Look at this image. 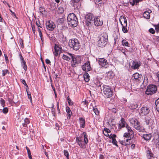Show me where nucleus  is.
Wrapping results in <instances>:
<instances>
[{"label": "nucleus", "instance_id": "obj_23", "mask_svg": "<svg viewBox=\"0 0 159 159\" xmlns=\"http://www.w3.org/2000/svg\"><path fill=\"white\" fill-rule=\"evenodd\" d=\"M71 58L72 59V61L71 62L72 66H76V65L78 64V63L77 62V61L76 60V57H74L73 55Z\"/></svg>", "mask_w": 159, "mask_h": 159}, {"label": "nucleus", "instance_id": "obj_52", "mask_svg": "<svg viewBox=\"0 0 159 159\" xmlns=\"http://www.w3.org/2000/svg\"><path fill=\"white\" fill-rule=\"evenodd\" d=\"M155 105L156 106L159 105V98L156 101Z\"/></svg>", "mask_w": 159, "mask_h": 159}, {"label": "nucleus", "instance_id": "obj_24", "mask_svg": "<svg viewBox=\"0 0 159 159\" xmlns=\"http://www.w3.org/2000/svg\"><path fill=\"white\" fill-rule=\"evenodd\" d=\"M152 137V135L150 134H143V137L145 140H150Z\"/></svg>", "mask_w": 159, "mask_h": 159}, {"label": "nucleus", "instance_id": "obj_36", "mask_svg": "<svg viewBox=\"0 0 159 159\" xmlns=\"http://www.w3.org/2000/svg\"><path fill=\"white\" fill-rule=\"evenodd\" d=\"M77 62L78 63H80L82 60V57L80 56H77L76 57Z\"/></svg>", "mask_w": 159, "mask_h": 159}, {"label": "nucleus", "instance_id": "obj_30", "mask_svg": "<svg viewBox=\"0 0 159 159\" xmlns=\"http://www.w3.org/2000/svg\"><path fill=\"white\" fill-rule=\"evenodd\" d=\"M110 130L107 128L104 129V130L103 131V133L104 135L106 136H109V133H110Z\"/></svg>", "mask_w": 159, "mask_h": 159}, {"label": "nucleus", "instance_id": "obj_60", "mask_svg": "<svg viewBox=\"0 0 159 159\" xmlns=\"http://www.w3.org/2000/svg\"><path fill=\"white\" fill-rule=\"evenodd\" d=\"M39 34L40 37L41 38V40L42 41V42H43V39L42 38V33L41 32L39 33Z\"/></svg>", "mask_w": 159, "mask_h": 159}, {"label": "nucleus", "instance_id": "obj_4", "mask_svg": "<svg viewBox=\"0 0 159 159\" xmlns=\"http://www.w3.org/2000/svg\"><path fill=\"white\" fill-rule=\"evenodd\" d=\"M69 45L70 48H73L75 50H78L80 48V43L78 40L76 39L70 40Z\"/></svg>", "mask_w": 159, "mask_h": 159}, {"label": "nucleus", "instance_id": "obj_41", "mask_svg": "<svg viewBox=\"0 0 159 159\" xmlns=\"http://www.w3.org/2000/svg\"><path fill=\"white\" fill-rule=\"evenodd\" d=\"M132 135V134H129V133H125L124 134V137L125 138H127L129 136Z\"/></svg>", "mask_w": 159, "mask_h": 159}, {"label": "nucleus", "instance_id": "obj_48", "mask_svg": "<svg viewBox=\"0 0 159 159\" xmlns=\"http://www.w3.org/2000/svg\"><path fill=\"white\" fill-rule=\"evenodd\" d=\"M149 31L150 33L152 34H154L155 33V31L152 28L150 29Z\"/></svg>", "mask_w": 159, "mask_h": 159}, {"label": "nucleus", "instance_id": "obj_61", "mask_svg": "<svg viewBox=\"0 0 159 159\" xmlns=\"http://www.w3.org/2000/svg\"><path fill=\"white\" fill-rule=\"evenodd\" d=\"M156 108L157 111L159 112V105L156 106Z\"/></svg>", "mask_w": 159, "mask_h": 159}, {"label": "nucleus", "instance_id": "obj_10", "mask_svg": "<svg viewBox=\"0 0 159 159\" xmlns=\"http://www.w3.org/2000/svg\"><path fill=\"white\" fill-rule=\"evenodd\" d=\"M93 22L96 26H101L103 25V21L102 20H100L98 16L95 17L94 18Z\"/></svg>", "mask_w": 159, "mask_h": 159}, {"label": "nucleus", "instance_id": "obj_33", "mask_svg": "<svg viewBox=\"0 0 159 159\" xmlns=\"http://www.w3.org/2000/svg\"><path fill=\"white\" fill-rule=\"evenodd\" d=\"M122 30L124 33H126L128 32V30L127 29V25L125 24L122 25Z\"/></svg>", "mask_w": 159, "mask_h": 159}, {"label": "nucleus", "instance_id": "obj_3", "mask_svg": "<svg viewBox=\"0 0 159 159\" xmlns=\"http://www.w3.org/2000/svg\"><path fill=\"white\" fill-rule=\"evenodd\" d=\"M103 93L105 97L109 98L112 97L113 91L111 88L109 86L104 85L102 87Z\"/></svg>", "mask_w": 159, "mask_h": 159}, {"label": "nucleus", "instance_id": "obj_29", "mask_svg": "<svg viewBox=\"0 0 159 159\" xmlns=\"http://www.w3.org/2000/svg\"><path fill=\"white\" fill-rule=\"evenodd\" d=\"M142 0H129V2L133 6L137 4L139 2Z\"/></svg>", "mask_w": 159, "mask_h": 159}, {"label": "nucleus", "instance_id": "obj_39", "mask_svg": "<svg viewBox=\"0 0 159 159\" xmlns=\"http://www.w3.org/2000/svg\"><path fill=\"white\" fill-rule=\"evenodd\" d=\"M0 102L1 105L2 106V107H4L5 106V101L2 98H1Z\"/></svg>", "mask_w": 159, "mask_h": 159}, {"label": "nucleus", "instance_id": "obj_21", "mask_svg": "<svg viewBox=\"0 0 159 159\" xmlns=\"http://www.w3.org/2000/svg\"><path fill=\"white\" fill-rule=\"evenodd\" d=\"M120 21L122 25H124V24L126 25H127L126 19L125 17L124 16H121L120 17Z\"/></svg>", "mask_w": 159, "mask_h": 159}, {"label": "nucleus", "instance_id": "obj_8", "mask_svg": "<svg viewBox=\"0 0 159 159\" xmlns=\"http://www.w3.org/2000/svg\"><path fill=\"white\" fill-rule=\"evenodd\" d=\"M98 61L101 67L106 68L108 66V64L107 60L104 58H98Z\"/></svg>", "mask_w": 159, "mask_h": 159}, {"label": "nucleus", "instance_id": "obj_11", "mask_svg": "<svg viewBox=\"0 0 159 159\" xmlns=\"http://www.w3.org/2000/svg\"><path fill=\"white\" fill-rule=\"evenodd\" d=\"M150 111L149 108L147 107H142L140 110V113L142 115H146L148 114Z\"/></svg>", "mask_w": 159, "mask_h": 159}, {"label": "nucleus", "instance_id": "obj_42", "mask_svg": "<svg viewBox=\"0 0 159 159\" xmlns=\"http://www.w3.org/2000/svg\"><path fill=\"white\" fill-rule=\"evenodd\" d=\"M8 109L7 107H4L2 110V112L4 114H6L8 112Z\"/></svg>", "mask_w": 159, "mask_h": 159}, {"label": "nucleus", "instance_id": "obj_47", "mask_svg": "<svg viewBox=\"0 0 159 159\" xmlns=\"http://www.w3.org/2000/svg\"><path fill=\"white\" fill-rule=\"evenodd\" d=\"M7 70H2V75L3 76H4L7 73Z\"/></svg>", "mask_w": 159, "mask_h": 159}, {"label": "nucleus", "instance_id": "obj_46", "mask_svg": "<svg viewBox=\"0 0 159 159\" xmlns=\"http://www.w3.org/2000/svg\"><path fill=\"white\" fill-rule=\"evenodd\" d=\"M67 100L68 103L70 105H73L72 102L70 98H68Z\"/></svg>", "mask_w": 159, "mask_h": 159}, {"label": "nucleus", "instance_id": "obj_40", "mask_svg": "<svg viewBox=\"0 0 159 159\" xmlns=\"http://www.w3.org/2000/svg\"><path fill=\"white\" fill-rule=\"evenodd\" d=\"M93 111L96 115H99V112L97 108H93Z\"/></svg>", "mask_w": 159, "mask_h": 159}, {"label": "nucleus", "instance_id": "obj_7", "mask_svg": "<svg viewBox=\"0 0 159 159\" xmlns=\"http://www.w3.org/2000/svg\"><path fill=\"white\" fill-rule=\"evenodd\" d=\"M157 90V87L155 85H150L147 87L145 93L148 95H151L156 93Z\"/></svg>", "mask_w": 159, "mask_h": 159}, {"label": "nucleus", "instance_id": "obj_32", "mask_svg": "<svg viewBox=\"0 0 159 159\" xmlns=\"http://www.w3.org/2000/svg\"><path fill=\"white\" fill-rule=\"evenodd\" d=\"M84 79L86 82H88L89 80V76L88 73H85L84 75Z\"/></svg>", "mask_w": 159, "mask_h": 159}, {"label": "nucleus", "instance_id": "obj_59", "mask_svg": "<svg viewBox=\"0 0 159 159\" xmlns=\"http://www.w3.org/2000/svg\"><path fill=\"white\" fill-rule=\"evenodd\" d=\"M32 28L33 30V32L34 33H35V26L34 25H32Z\"/></svg>", "mask_w": 159, "mask_h": 159}, {"label": "nucleus", "instance_id": "obj_51", "mask_svg": "<svg viewBox=\"0 0 159 159\" xmlns=\"http://www.w3.org/2000/svg\"><path fill=\"white\" fill-rule=\"evenodd\" d=\"M27 94H28V98L30 99V101L31 102H32V98H31V95L30 94H29L28 93V91H27Z\"/></svg>", "mask_w": 159, "mask_h": 159}, {"label": "nucleus", "instance_id": "obj_20", "mask_svg": "<svg viewBox=\"0 0 159 159\" xmlns=\"http://www.w3.org/2000/svg\"><path fill=\"white\" fill-rule=\"evenodd\" d=\"M20 59L21 61V63L23 68L25 70L27 69V67L26 65V63L23 57L21 55L20 56Z\"/></svg>", "mask_w": 159, "mask_h": 159}, {"label": "nucleus", "instance_id": "obj_50", "mask_svg": "<svg viewBox=\"0 0 159 159\" xmlns=\"http://www.w3.org/2000/svg\"><path fill=\"white\" fill-rule=\"evenodd\" d=\"M82 105L85 106H87V102L86 101H83L81 103Z\"/></svg>", "mask_w": 159, "mask_h": 159}, {"label": "nucleus", "instance_id": "obj_38", "mask_svg": "<svg viewBox=\"0 0 159 159\" xmlns=\"http://www.w3.org/2000/svg\"><path fill=\"white\" fill-rule=\"evenodd\" d=\"M64 153L67 159H69V153L68 151L66 150H64Z\"/></svg>", "mask_w": 159, "mask_h": 159}, {"label": "nucleus", "instance_id": "obj_53", "mask_svg": "<svg viewBox=\"0 0 159 159\" xmlns=\"http://www.w3.org/2000/svg\"><path fill=\"white\" fill-rule=\"evenodd\" d=\"M58 9H59V10H60V11H59V13H61L63 12V9L62 7H60L58 8Z\"/></svg>", "mask_w": 159, "mask_h": 159}, {"label": "nucleus", "instance_id": "obj_5", "mask_svg": "<svg viewBox=\"0 0 159 159\" xmlns=\"http://www.w3.org/2000/svg\"><path fill=\"white\" fill-rule=\"evenodd\" d=\"M129 121L131 124H132L134 128L137 130L140 131L143 130V128L141 126L140 123L138 122L136 119L132 118L130 119Z\"/></svg>", "mask_w": 159, "mask_h": 159}, {"label": "nucleus", "instance_id": "obj_37", "mask_svg": "<svg viewBox=\"0 0 159 159\" xmlns=\"http://www.w3.org/2000/svg\"><path fill=\"white\" fill-rule=\"evenodd\" d=\"M122 44L124 46H127L128 45V43L127 41H126L125 40H123L122 41Z\"/></svg>", "mask_w": 159, "mask_h": 159}, {"label": "nucleus", "instance_id": "obj_14", "mask_svg": "<svg viewBox=\"0 0 159 159\" xmlns=\"http://www.w3.org/2000/svg\"><path fill=\"white\" fill-rule=\"evenodd\" d=\"M94 18L93 15L90 13L88 14L85 16L86 21L90 24L93 22Z\"/></svg>", "mask_w": 159, "mask_h": 159}, {"label": "nucleus", "instance_id": "obj_54", "mask_svg": "<svg viewBox=\"0 0 159 159\" xmlns=\"http://www.w3.org/2000/svg\"><path fill=\"white\" fill-rule=\"evenodd\" d=\"M26 149L27 150V152H28V155H30V154H31V153L30 152V150L27 147H26Z\"/></svg>", "mask_w": 159, "mask_h": 159}, {"label": "nucleus", "instance_id": "obj_64", "mask_svg": "<svg viewBox=\"0 0 159 159\" xmlns=\"http://www.w3.org/2000/svg\"><path fill=\"white\" fill-rule=\"evenodd\" d=\"M36 24L38 27H41L40 26V23L39 22H36Z\"/></svg>", "mask_w": 159, "mask_h": 159}, {"label": "nucleus", "instance_id": "obj_22", "mask_svg": "<svg viewBox=\"0 0 159 159\" xmlns=\"http://www.w3.org/2000/svg\"><path fill=\"white\" fill-rule=\"evenodd\" d=\"M130 139H126V140H123L120 141V143L124 145H129L130 144Z\"/></svg>", "mask_w": 159, "mask_h": 159}, {"label": "nucleus", "instance_id": "obj_49", "mask_svg": "<svg viewBox=\"0 0 159 159\" xmlns=\"http://www.w3.org/2000/svg\"><path fill=\"white\" fill-rule=\"evenodd\" d=\"M151 121V120H150L147 119H145L146 123L147 125H149L150 123V121Z\"/></svg>", "mask_w": 159, "mask_h": 159}, {"label": "nucleus", "instance_id": "obj_1", "mask_svg": "<svg viewBox=\"0 0 159 159\" xmlns=\"http://www.w3.org/2000/svg\"><path fill=\"white\" fill-rule=\"evenodd\" d=\"M86 134L83 132L80 137H76V141L80 148H85V145L88 142V139L86 136Z\"/></svg>", "mask_w": 159, "mask_h": 159}, {"label": "nucleus", "instance_id": "obj_35", "mask_svg": "<svg viewBox=\"0 0 159 159\" xmlns=\"http://www.w3.org/2000/svg\"><path fill=\"white\" fill-rule=\"evenodd\" d=\"M66 111L67 113L68 116H69V118H70V116L72 113L71 111L69 108V107H66Z\"/></svg>", "mask_w": 159, "mask_h": 159}, {"label": "nucleus", "instance_id": "obj_58", "mask_svg": "<svg viewBox=\"0 0 159 159\" xmlns=\"http://www.w3.org/2000/svg\"><path fill=\"white\" fill-rule=\"evenodd\" d=\"M45 62L47 64H49L51 63L50 61L48 59H46Z\"/></svg>", "mask_w": 159, "mask_h": 159}, {"label": "nucleus", "instance_id": "obj_15", "mask_svg": "<svg viewBox=\"0 0 159 159\" xmlns=\"http://www.w3.org/2000/svg\"><path fill=\"white\" fill-rule=\"evenodd\" d=\"M142 75H139L138 73H136L134 74L132 77V79L133 80H138L139 81H141L142 80Z\"/></svg>", "mask_w": 159, "mask_h": 159}, {"label": "nucleus", "instance_id": "obj_56", "mask_svg": "<svg viewBox=\"0 0 159 159\" xmlns=\"http://www.w3.org/2000/svg\"><path fill=\"white\" fill-rule=\"evenodd\" d=\"M19 43H20V44L22 46H23V40L22 39H20Z\"/></svg>", "mask_w": 159, "mask_h": 159}, {"label": "nucleus", "instance_id": "obj_45", "mask_svg": "<svg viewBox=\"0 0 159 159\" xmlns=\"http://www.w3.org/2000/svg\"><path fill=\"white\" fill-rule=\"evenodd\" d=\"M112 143L113 144L116 145V146H118V145H117V142L116 140V139H112Z\"/></svg>", "mask_w": 159, "mask_h": 159}, {"label": "nucleus", "instance_id": "obj_6", "mask_svg": "<svg viewBox=\"0 0 159 159\" xmlns=\"http://www.w3.org/2000/svg\"><path fill=\"white\" fill-rule=\"evenodd\" d=\"M108 41L107 37L102 35L101 36L98 41V45L100 47H103L106 45Z\"/></svg>", "mask_w": 159, "mask_h": 159}, {"label": "nucleus", "instance_id": "obj_2", "mask_svg": "<svg viewBox=\"0 0 159 159\" xmlns=\"http://www.w3.org/2000/svg\"><path fill=\"white\" fill-rule=\"evenodd\" d=\"M67 20L68 25L70 26L75 27L77 25L78 19L74 13H70L68 15Z\"/></svg>", "mask_w": 159, "mask_h": 159}, {"label": "nucleus", "instance_id": "obj_31", "mask_svg": "<svg viewBox=\"0 0 159 159\" xmlns=\"http://www.w3.org/2000/svg\"><path fill=\"white\" fill-rule=\"evenodd\" d=\"M125 127L126 128L128 131V133H129V134H131L132 135L134 134L133 131L129 125H126Z\"/></svg>", "mask_w": 159, "mask_h": 159}, {"label": "nucleus", "instance_id": "obj_62", "mask_svg": "<svg viewBox=\"0 0 159 159\" xmlns=\"http://www.w3.org/2000/svg\"><path fill=\"white\" fill-rule=\"evenodd\" d=\"M100 159H104V157L103 155H101L99 157Z\"/></svg>", "mask_w": 159, "mask_h": 159}, {"label": "nucleus", "instance_id": "obj_63", "mask_svg": "<svg viewBox=\"0 0 159 159\" xmlns=\"http://www.w3.org/2000/svg\"><path fill=\"white\" fill-rule=\"evenodd\" d=\"M80 0H72V1L73 2H74L78 3L79 2Z\"/></svg>", "mask_w": 159, "mask_h": 159}, {"label": "nucleus", "instance_id": "obj_55", "mask_svg": "<svg viewBox=\"0 0 159 159\" xmlns=\"http://www.w3.org/2000/svg\"><path fill=\"white\" fill-rule=\"evenodd\" d=\"M155 143H156V144H159V137H158V138L157 139H156V141Z\"/></svg>", "mask_w": 159, "mask_h": 159}, {"label": "nucleus", "instance_id": "obj_12", "mask_svg": "<svg viewBox=\"0 0 159 159\" xmlns=\"http://www.w3.org/2000/svg\"><path fill=\"white\" fill-rule=\"evenodd\" d=\"M82 69L83 70L88 71L91 70V68L90 65L89 61H87L82 66Z\"/></svg>", "mask_w": 159, "mask_h": 159}, {"label": "nucleus", "instance_id": "obj_19", "mask_svg": "<svg viewBox=\"0 0 159 159\" xmlns=\"http://www.w3.org/2000/svg\"><path fill=\"white\" fill-rule=\"evenodd\" d=\"M119 125V127H120V128H121L124 127H126V125H128L125 122L123 118H122L121 119Z\"/></svg>", "mask_w": 159, "mask_h": 159}, {"label": "nucleus", "instance_id": "obj_28", "mask_svg": "<svg viewBox=\"0 0 159 159\" xmlns=\"http://www.w3.org/2000/svg\"><path fill=\"white\" fill-rule=\"evenodd\" d=\"M30 122V121L29 119L27 118H25L24 119V123H22V124L23 127H26L27 126V124H29Z\"/></svg>", "mask_w": 159, "mask_h": 159}, {"label": "nucleus", "instance_id": "obj_44", "mask_svg": "<svg viewBox=\"0 0 159 159\" xmlns=\"http://www.w3.org/2000/svg\"><path fill=\"white\" fill-rule=\"evenodd\" d=\"M109 138L110 139H115L116 137V135L115 134H109Z\"/></svg>", "mask_w": 159, "mask_h": 159}, {"label": "nucleus", "instance_id": "obj_25", "mask_svg": "<svg viewBox=\"0 0 159 159\" xmlns=\"http://www.w3.org/2000/svg\"><path fill=\"white\" fill-rule=\"evenodd\" d=\"M80 124L81 127L84 128L85 127V121L84 119L80 118H79Z\"/></svg>", "mask_w": 159, "mask_h": 159}, {"label": "nucleus", "instance_id": "obj_43", "mask_svg": "<svg viewBox=\"0 0 159 159\" xmlns=\"http://www.w3.org/2000/svg\"><path fill=\"white\" fill-rule=\"evenodd\" d=\"M21 82L25 86H26V88H28V86L26 83V82L25 81V80H21Z\"/></svg>", "mask_w": 159, "mask_h": 159}, {"label": "nucleus", "instance_id": "obj_18", "mask_svg": "<svg viewBox=\"0 0 159 159\" xmlns=\"http://www.w3.org/2000/svg\"><path fill=\"white\" fill-rule=\"evenodd\" d=\"M140 65V64L139 62L134 61L132 63L131 67L134 69H137L139 68Z\"/></svg>", "mask_w": 159, "mask_h": 159}, {"label": "nucleus", "instance_id": "obj_27", "mask_svg": "<svg viewBox=\"0 0 159 159\" xmlns=\"http://www.w3.org/2000/svg\"><path fill=\"white\" fill-rule=\"evenodd\" d=\"M106 76L109 79H111L114 77V74L112 71H110L107 73Z\"/></svg>", "mask_w": 159, "mask_h": 159}, {"label": "nucleus", "instance_id": "obj_34", "mask_svg": "<svg viewBox=\"0 0 159 159\" xmlns=\"http://www.w3.org/2000/svg\"><path fill=\"white\" fill-rule=\"evenodd\" d=\"M146 153L147 156V157L149 158L150 157V158L151 157H153V153L150 151L149 150H148L146 151Z\"/></svg>", "mask_w": 159, "mask_h": 159}, {"label": "nucleus", "instance_id": "obj_57", "mask_svg": "<svg viewBox=\"0 0 159 159\" xmlns=\"http://www.w3.org/2000/svg\"><path fill=\"white\" fill-rule=\"evenodd\" d=\"M57 111H58V113H60V109H59V103L58 102L57 103Z\"/></svg>", "mask_w": 159, "mask_h": 159}, {"label": "nucleus", "instance_id": "obj_26", "mask_svg": "<svg viewBox=\"0 0 159 159\" xmlns=\"http://www.w3.org/2000/svg\"><path fill=\"white\" fill-rule=\"evenodd\" d=\"M138 106L137 104L135 102H134L130 104L129 108L132 110L135 109L138 107Z\"/></svg>", "mask_w": 159, "mask_h": 159}, {"label": "nucleus", "instance_id": "obj_16", "mask_svg": "<svg viewBox=\"0 0 159 159\" xmlns=\"http://www.w3.org/2000/svg\"><path fill=\"white\" fill-rule=\"evenodd\" d=\"M73 55L72 54L67 53L66 54H63L62 58L64 60L69 61L70 59V58H71Z\"/></svg>", "mask_w": 159, "mask_h": 159}, {"label": "nucleus", "instance_id": "obj_13", "mask_svg": "<svg viewBox=\"0 0 159 159\" xmlns=\"http://www.w3.org/2000/svg\"><path fill=\"white\" fill-rule=\"evenodd\" d=\"M54 50L55 52H54V54L55 56H57L61 53L62 49L57 45L55 44L54 46Z\"/></svg>", "mask_w": 159, "mask_h": 159}, {"label": "nucleus", "instance_id": "obj_17", "mask_svg": "<svg viewBox=\"0 0 159 159\" xmlns=\"http://www.w3.org/2000/svg\"><path fill=\"white\" fill-rule=\"evenodd\" d=\"M151 12L152 11L149 9H148V11H145L143 14V16L144 18L147 19H149L150 17V14Z\"/></svg>", "mask_w": 159, "mask_h": 159}, {"label": "nucleus", "instance_id": "obj_9", "mask_svg": "<svg viewBox=\"0 0 159 159\" xmlns=\"http://www.w3.org/2000/svg\"><path fill=\"white\" fill-rule=\"evenodd\" d=\"M46 25L47 29L50 31L53 30L56 27L55 24L50 20L47 21Z\"/></svg>", "mask_w": 159, "mask_h": 159}]
</instances>
